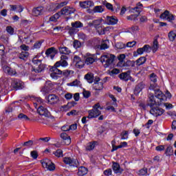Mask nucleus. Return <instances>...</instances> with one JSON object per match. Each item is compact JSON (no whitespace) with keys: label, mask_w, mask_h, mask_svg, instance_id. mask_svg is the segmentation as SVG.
Wrapping results in <instances>:
<instances>
[{"label":"nucleus","mask_w":176,"mask_h":176,"mask_svg":"<svg viewBox=\"0 0 176 176\" xmlns=\"http://www.w3.org/2000/svg\"><path fill=\"white\" fill-rule=\"evenodd\" d=\"M166 96L163 94L160 89L155 91V94H151L146 104L144 102H140L139 107L140 109L146 111L148 108H150V111H164V109L159 107L162 105V102L167 101V98H171V93L168 91H166Z\"/></svg>","instance_id":"obj_1"},{"label":"nucleus","mask_w":176,"mask_h":176,"mask_svg":"<svg viewBox=\"0 0 176 176\" xmlns=\"http://www.w3.org/2000/svg\"><path fill=\"white\" fill-rule=\"evenodd\" d=\"M60 67H68V62L67 60H58L57 61L54 66L50 68V76L54 80H57L59 78H61L63 76V72L58 68Z\"/></svg>","instance_id":"obj_2"},{"label":"nucleus","mask_w":176,"mask_h":176,"mask_svg":"<svg viewBox=\"0 0 176 176\" xmlns=\"http://www.w3.org/2000/svg\"><path fill=\"white\" fill-rule=\"evenodd\" d=\"M31 106L28 103H20V101H16L10 104L6 111H30Z\"/></svg>","instance_id":"obj_3"},{"label":"nucleus","mask_w":176,"mask_h":176,"mask_svg":"<svg viewBox=\"0 0 176 176\" xmlns=\"http://www.w3.org/2000/svg\"><path fill=\"white\" fill-rule=\"evenodd\" d=\"M38 56H35L33 58L32 63L34 65H38L37 69H33L32 71L36 72V74H39L41 72H43V71H47L50 66L47 67V65L42 63V60L37 59Z\"/></svg>","instance_id":"obj_4"},{"label":"nucleus","mask_w":176,"mask_h":176,"mask_svg":"<svg viewBox=\"0 0 176 176\" xmlns=\"http://www.w3.org/2000/svg\"><path fill=\"white\" fill-rule=\"evenodd\" d=\"M115 57L116 56L113 54H110V56L108 55H103L101 56V63H106L104 65V68H108V67L115 61Z\"/></svg>","instance_id":"obj_5"},{"label":"nucleus","mask_w":176,"mask_h":176,"mask_svg":"<svg viewBox=\"0 0 176 176\" xmlns=\"http://www.w3.org/2000/svg\"><path fill=\"white\" fill-rule=\"evenodd\" d=\"M34 100L36 102H34L33 105L37 111H47V109L43 107V99L41 97H35Z\"/></svg>","instance_id":"obj_6"},{"label":"nucleus","mask_w":176,"mask_h":176,"mask_svg":"<svg viewBox=\"0 0 176 176\" xmlns=\"http://www.w3.org/2000/svg\"><path fill=\"white\" fill-rule=\"evenodd\" d=\"M160 19H162V20H168L169 23H171L173 24V21L175 20V16H174V14L170 13V11L166 10L160 14Z\"/></svg>","instance_id":"obj_7"},{"label":"nucleus","mask_w":176,"mask_h":176,"mask_svg":"<svg viewBox=\"0 0 176 176\" xmlns=\"http://www.w3.org/2000/svg\"><path fill=\"white\" fill-rule=\"evenodd\" d=\"M11 86L15 90H21L24 89V82L17 78H13L12 80Z\"/></svg>","instance_id":"obj_8"},{"label":"nucleus","mask_w":176,"mask_h":176,"mask_svg":"<svg viewBox=\"0 0 176 176\" xmlns=\"http://www.w3.org/2000/svg\"><path fill=\"white\" fill-rule=\"evenodd\" d=\"M42 166L44 168H47L50 171H54L56 170V166H54V164L50 160H44L41 161Z\"/></svg>","instance_id":"obj_9"},{"label":"nucleus","mask_w":176,"mask_h":176,"mask_svg":"<svg viewBox=\"0 0 176 176\" xmlns=\"http://www.w3.org/2000/svg\"><path fill=\"white\" fill-rule=\"evenodd\" d=\"M101 78L99 77L96 78L94 79V83L93 85V89L96 90V91H100L104 89V82H100Z\"/></svg>","instance_id":"obj_10"},{"label":"nucleus","mask_w":176,"mask_h":176,"mask_svg":"<svg viewBox=\"0 0 176 176\" xmlns=\"http://www.w3.org/2000/svg\"><path fill=\"white\" fill-rule=\"evenodd\" d=\"M45 98L50 105H54V104H57L58 101L60 100V98L56 94H50Z\"/></svg>","instance_id":"obj_11"},{"label":"nucleus","mask_w":176,"mask_h":176,"mask_svg":"<svg viewBox=\"0 0 176 176\" xmlns=\"http://www.w3.org/2000/svg\"><path fill=\"white\" fill-rule=\"evenodd\" d=\"M54 85L52 83L51 81H47L45 82L44 87L41 89L43 93H49V91H52Z\"/></svg>","instance_id":"obj_12"},{"label":"nucleus","mask_w":176,"mask_h":176,"mask_svg":"<svg viewBox=\"0 0 176 176\" xmlns=\"http://www.w3.org/2000/svg\"><path fill=\"white\" fill-rule=\"evenodd\" d=\"M145 89V84L143 82H141L136 85L134 89L135 96H138L140 91H142V89Z\"/></svg>","instance_id":"obj_13"},{"label":"nucleus","mask_w":176,"mask_h":176,"mask_svg":"<svg viewBox=\"0 0 176 176\" xmlns=\"http://www.w3.org/2000/svg\"><path fill=\"white\" fill-rule=\"evenodd\" d=\"M95 28L99 35H104L105 31L108 30V28H104L101 24L95 25Z\"/></svg>","instance_id":"obj_14"},{"label":"nucleus","mask_w":176,"mask_h":176,"mask_svg":"<svg viewBox=\"0 0 176 176\" xmlns=\"http://www.w3.org/2000/svg\"><path fill=\"white\" fill-rule=\"evenodd\" d=\"M60 138L63 140V143L65 144V145H69V144H71V137H69L67 133H62Z\"/></svg>","instance_id":"obj_15"},{"label":"nucleus","mask_w":176,"mask_h":176,"mask_svg":"<svg viewBox=\"0 0 176 176\" xmlns=\"http://www.w3.org/2000/svg\"><path fill=\"white\" fill-rule=\"evenodd\" d=\"M74 63H76V68H79L80 69H81V68H83V67H85V63H83L82 59H80V57L75 56L74 58Z\"/></svg>","instance_id":"obj_16"},{"label":"nucleus","mask_w":176,"mask_h":176,"mask_svg":"<svg viewBox=\"0 0 176 176\" xmlns=\"http://www.w3.org/2000/svg\"><path fill=\"white\" fill-rule=\"evenodd\" d=\"M112 168L116 174H122L123 173V168H120V165L118 162L113 163Z\"/></svg>","instance_id":"obj_17"},{"label":"nucleus","mask_w":176,"mask_h":176,"mask_svg":"<svg viewBox=\"0 0 176 176\" xmlns=\"http://www.w3.org/2000/svg\"><path fill=\"white\" fill-rule=\"evenodd\" d=\"M118 78L121 80H124V82H128V80H130L131 79V76H130V74L129 72H123L118 75Z\"/></svg>","instance_id":"obj_18"},{"label":"nucleus","mask_w":176,"mask_h":176,"mask_svg":"<svg viewBox=\"0 0 176 176\" xmlns=\"http://www.w3.org/2000/svg\"><path fill=\"white\" fill-rule=\"evenodd\" d=\"M80 6L83 9H88V8H91V6H94V3L91 1H80Z\"/></svg>","instance_id":"obj_19"},{"label":"nucleus","mask_w":176,"mask_h":176,"mask_svg":"<svg viewBox=\"0 0 176 176\" xmlns=\"http://www.w3.org/2000/svg\"><path fill=\"white\" fill-rule=\"evenodd\" d=\"M158 38H159V36L154 37L153 45L151 47V50L153 53H156V52L159 50V41H157Z\"/></svg>","instance_id":"obj_20"},{"label":"nucleus","mask_w":176,"mask_h":176,"mask_svg":"<svg viewBox=\"0 0 176 176\" xmlns=\"http://www.w3.org/2000/svg\"><path fill=\"white\" fill-rule=\"evenodd\" d=\"M118 18H116V16H107V23L109 25H115V24H118Z\"/></svg>","instance_id":"obj_21"},{"label":"nucleus","mask_w":176,"mask_h":176,"mask_svg":"<svg viewBox=\"0 0 176 176\" xmlns=\"http://www.w3.org/2000/svg\"><path fill=\"white\" fill-rule=\"evenodd\" d=\"M69 7H64L61 10L60 13L62 16H69V14H72L73 13H75V10H70Z\"/></svg>","instance_id":"obj_22"},{"label":"nucleus","mask_w":176,"mask_h":176,"mask_svg":"<svg viewBox=\"0 0 176 176\" xmlns=\"http://www.w3.org/2000/svg\"><path fill=\"white\" fill-rule=\"evenodd\" d=\"M120 67L125 68H130V67H131L133 68L135 67V61L128 60L126 62H124L122 65H120Z\"/></svg>","instance_id":"obj_23"},{"label":"nucleus","mask_w":176,"mask_h":176,"mask_svg":"<svg viewBox=\"0 0 176 176\" xmlns=\"http://www.w3.org/2000/svg\"><path fill=\"white\" fill-rule=\"evenodd\" d=\"M58 54V50L56 49L54 47H51L48 49L46 50L45 51V54L47 56H50V54Z\"/></svg>","instance_id":"obj_24"},{"label":"nucleus","mask_w":176,"mask_h":176,"mask_svg":"<svg viewBox=\"0 0 176 176\" xmlns=\"http://www.w3.org/2000/svg\"><path fill=\"white\" fill-rule=\"evenodd\" d=\"M101 115V111H91L89 113V116H87L88 119H93L94 118H97Z\"/></svg>","instance_id":"obj_25"},{"label":"nucleus","mask_w":176,"mask_h":176,"mask_svg":"<svg viewBox=\"0 0 176 176\" xmlns=\"http://www.w3.org/2000/svg\"><path fill=\"white\" fill-rule=\"evenodd\" d=\"M135 63H136L137 67H141V65H144V64H145V63H146V57L141 56L138 60H136V61H135Z\"/></svg>","instance_id":"obj_26"},{"label":"nucleus","mask_w":176,"mask_h":176,"mask_svg":"<svg viewBox=\"0 0 176 176\" xmlns=\"http://www.w3.org/2000/svg\"><path fill=\"white\" fill-rule=\"evenodd\" d=\"M67 86H70L71 87H82V83L78 79H76L72 82L67 83Z\"/></svg>","instance_id":"obj_27"},{"label":"nucleus","mask_w":176,"mask_h":176,"mask_svg":"<svg viewBox=\"0 0 176 176\" xmlns=\"http://www.w3.org/2000/svg\"><path fill=\"white\" fill-rule=\"evenodd\" d=\"M85 79L88 82V83H93L94 82V74L92 73H88L85 75Z\"/></svg>","instance_id":"obj_28"},{"label":"nucleus","mask_w":176,"mask_h":176,"mask_svg":"<svg viewBox=\"0 0 176 176\" xmlns=\"http://www.w3.org/2000/svg\"><path fill=\"white\" fill-rule=\"evenodd\" d=\"M109 46H108V44L106 43H102L100 45H96L95 46V49L96 50H107V49H109Z\"/></svg>","instance_id":"obj_29"},{"label":"nucleus","mask_w":176,"mask_h":176,"mask_svg":"<svg viewBox=\"0 0 176 176\" xmlns=\"http://www.w3.org/2000/svg\"><path fill=\"white\" fill-rule=\"evenodd\" d=\"M75 105H76V102L72 101L62 106V108H63V111H68V109H71V108L75 107Z\"/></svg>","instance_id":"obj_30"},{"label":"nucleus","mask_w":176,"mask_h":176,"mask_svg":"<svg viewBox=\"0 0 176 176\" xmlns=\"http://www.w3.org/2000/svg\"><path fill=\"white\" fill-rule=\"evenodd\" d=\"M58 50L60 54H69L71 53V50L69 48L67 47H58Z\"/></svg>","instance_id":"obj_31"},{"label":"nucleus","mask_w":176,"mask_h":176,"mask_svg":"<svg viewBox=\"0 0 176 176\" xmlns=\"http://www.w3.org/2000/svg\"><path fill=\"white\" fill-rule=\"evenodd\" d=\"M37 113L40 115L42 118H52V114H50V112L49 111H37Z\"/></svg>","instance_id":"obj_32"},{"label":"nucleus","mask_w":176,"mask_h":176,"mask_svg":"<svg viewBox=\"0 0 176 176\" xmlns=\"http://www.w3.org/2000/svg\"><path fill=\"white\" fill-rule=\"evenodd\" d=\"M29 56H30V52H21L19 56V58H20V60H24V61H25L27 60Z\"/></svg>","instance_id":"obj_33"},{"label":"nucleus","mask_w":176,"mask_h":176,"mask_svg":"<svg viewBox=\"0 0 176 176\" xmlns=\"http://www.w3.org/2000/svg\"><path fill=\"white\" fill-rule=\"evenodd\" d=\"M168 39L170 42H174L176 38V31L171 30L168 34Z\"/></svg>","instance_id":"obj_34"},{"label":"nucleus","mask_w":176,"mask_h":176,"mask_svg":"<svg viewBox=\"0 0 176 176\" xmlns=\"http://www.w3.org/2000/svg\"><path fill=\"white\" fill-rule=\"evenodd\" d=\"M87 171H88L87 168L85 166H80L78 168V175H80V176L86 175V174H87Z\"/></svg>","instance_id":"obj_35"},{"label":"nucleus","mask_w":176,"mask_h":176,"mask_svg":"<svg viewBox=\"0 0 176 176\" xmlns=\"http://www.w3.org/2000/svg\"><path fill=\"white\" fill-rule=\"evenodd\" d=\"M97 144V142H90L87 144L86 151H93L94 148H96V145Z\"/></svg>","instance_id":"obj_36"},{"label":"nucleus","mask_w":176,"mask_h":176,"mask_svg":"<svg viewBox=\"0 0 176 176\" xmlns=\"http://www.w3.org/2000/svg\"><path fill=\"white\" fill-rule=\"evenodd\" d=\"M105 10L104 6H96L94 8V13H102Z\"/></svg>","instance_id":"obj_37"},{"label":"nucleus","mask_w":176,"mask_h":176,"mask_svg":"<svg viewBox=\"0 0 176 176\" xmlns=\"http://www.w3.org/2000/svg\"><path fill=\"white\" fill-rule=\"evenodd\" d=\"M43 42H45V40L42 39L40 41H37L35 42V43L34 44L32 49H41V47L42 46V43H43Z\"/></svg>","instance_id":"obj_38"},{"label":"nucleus","mask_w":176,"mask_h":176,"mask_svg":"<svg viewBox=\"0 0 176 176\" xmlns=\"http://www.w3.org/2000/svg\"><path fill=\"white\" fill-rule=\"evenodd\" d=\"M141 8H138V7H135V8H132L130 10L131 13H135L134 14H138V16H140V14H141Z\"/></svg>","instance_id":"obj_39"},{"label":"nucleus","mask_w":176,"mask_h":176,"mask_svg":"<svg viewBox=\"0 0 176 176\" xmlns=\"http://www.w3.org/2000/svg\"><path fill=\"white\" fill-rule=\"evenodd\" d=\"M32 13L34 16H35L36 17H38V16H41V14H42V9L39 7L34 8Z\"/></svg>","instance_id":"obj_40"},{"label":"nucleus","mask_w":176,"mask_h":176,"mask_svg":"<svg viewBox=\"0 0 176 176\" xmlns=\"http://www.w3.org/2000/svg\"><path fill=\"white\" fill-rule=\"evenodd\" d=\"M124 58H126V55L124 54H121L118 56V60L120 62L118 63V67H120L124 63Z\"/></svg>","instance_id":"obj_41"},{"label":"nucleus","mask_w":176,"mask_h":176,"mask_svg":"<svg viewBox=\"0 0 176 176\" xmlns=\"http://www.w3.org/2000/svg\"><path fill=\"white\" fill-rule=\"evenodd\" d=\"M149 112L151 115H152L155 118H157V116H162V115L164 113L163 111H150Z\"/></svg>","instance_id":"obj_42"},{"label":"nucleus","mask_w":176,"mask_h":176,"mask_svg":"<svg viewBox=\"0 0 176 176\" xmlns=\"http://www.w3.org/2000/svg\"><path fill=\"white\" fill-rule=\"evenodd\" d=\"M72 28H82L83 27V23L80 21H76L75 23H72Z\"/></svg>","instance_id":"obj_43"},{"label":"nucleus","mask_w":176,"mask_h":176,"mask_svg":"<svg viewBox=\"0 0 176 176\" xmlns=\"http://www.w3.org/2000/svg\"><path fill=\"white\" fill-rule=\"evenodd\" d=\"M173 153H174V150H173V147L171 146H168L165 151V155L166 156H171Z\"/></svg>","instance_id":"obj_44"},{"label":"nucleus","mask_w":176,"mask_h":176,"mask_svg":"<svg viewBox=\"0 0 176 176\" xmlns=\"http://www.w3.org/2000/svg\"><path fill=\"white\" fill-rule=\"evenodd\" d=\"M94 61H96V60L94 59V57H91V56H89V57L86 58V59H85V63L87 65H90L93 64V63H94Z\"/></svg>","instance_id":"obj_45"},{"label":"nucleus","mask_w":176,"mask_h":176,"mask_svg":"<svg viewBox=\"0 0 176 176\" xmlns=\"http://www.w3.org/2000/svg\"><path fill=\"white\" fill-rule=\"evenodd\" d=\"M126 19H127V20H129L130 21H132V20H133V21H135L138 19V14H133L127 16Z\"/></svg>","instance_id":"obj_46"},{"label":"nucleus","mask_w":176,"mask_h":176,"mask_svg":"<svg viewBox=\"0 0 176 176\" xmlns=\"http://www.w3.org/2000/svg\"><path fill=\"white\" fill-rule=\"evenodd\" d=\"M116 47L120 50H122V49H126V44L122 42L117 43L116 44Z\"/></svg>","instance_id":"obj_47"},{"label":"nucleus","mask_w":176,"mask_h":176,"mask_svg":"<svg viewBox=\"0 0 176 176\" xmlns=\"http://www.w3.org/2000/svg\"><path fill=\"white\" fill-rule=\"evenodd\" d=\"M73 46H74V49H79L81 47L82 43H80V41H79L78 40H74V41L73 43Z\"/></svg>","instance_id":"obj_48"},{"label":"nucleus","mask_w":176,"mask_h":176,"mask_svg":"<svg viewBox=\"0 0 176 176\" xmlns=\"http://www.w3.org/2000/svg\"><path fill=\"white\" fill-rule=\"evenodd\" d=\"M18 118L20 119V120H30V118L23 113H20L18 115Z\"/></svg>","instance_id":"obj_49"},{"label":"nucleus","mask_w":176,"mask_h":176,"mask_svg":"<svg viewBox=\"0 0 176 176\" xmlns=\"http://www.w3.org/2000/svg\"><path fill=\"white\" fill-rule=\"evenodd\" d=\"M53 153L56 157H63V150L58 149Z\"/></svg>","instance_id":"obj_50"},{"label":"nucleus","mask_w":176,"mask_h":176,"mask_svg":"<svg viewBox=\"0 0 176 176\" xmlns=\"http://www.w3.org/2000/svg\"><path fill=\"white\" fill-rule=\"evenodd\" d=\"M6 32H8V34H10V35H14V28H13L12 26H7Z\"/></svg>","instance_id":"obj_51"},{"label":"nucleus","mask_w":176,"mask_h":176,"mask_svg":"<svg viewBox=\"0 0 176 176\" xmlns=\"http://www.w3.org/2000/svg\"><path fill=\"white\" fill-rule=\"evenodd\" d=\"M129 138V131H124L121 133V140H127Z\"/></svg>","instance_id":"obj_52"},{"label":"nucleus","mask_w":176,"mask_h":176,"mask_svg":"<svg viewBox=\"0 0 176 176\" xmlns=\"http://www.w3.org/2000/svg\"><path fill=\"white\" fill-rule=\"evenodd\" d=\"M98 109L102 110L104 107L100 105V103H96L93 106V109L91 111H98Z\"/></svg>","instance_id":"obj_53"},{"label":"nucleus","mask_w":176,"mask_h":176,"mask_svg":"<svg viewBox=\"0 0 176 176\" xmlns=\"http://www.w3.org/2000/svg\"><path fill=\"white\" fill-rule=\"evenodd\" d=\"M71 167H79V162L77 160H72L69 165Z\"/></svg>","instance_id":"obj_54"},{"label":"nucleus","mask_w":176,"mask_h":176,"mask_svg":"<svg viewBox=\"0 0 176 176\" xmlns=\"http://www.w3.org/2000/svg\"><path fill=\"white\" fill-rule=\"evenodd\" d=\"M142 49H143V52L144 53H149L151 51V45H144L143 46V47H142Z\"/></svg>","instance_id":"obj_55"},{"label":"nucleus","mask_w":176,"mask_h":176,"mask_svg":"<svg viewBox=\"0 0 176 176\" xmlns=\"http://www.w3.org/2000/svg\"><path fill=\"white\" fill-rule=\"evenodd\" d=\"M118 74H120V69L115 68L111 70L110 76H113V75H118Z\"/></svg>","instance_id":"obj_56"},{"label":"nucleus","mask_w":176,"mask_h":176,"mask_svg":"<svg viewBox=\"0 0 176 176\" xmlns=\"http://www.w3.org/2000/svg\"><path fill=\"white\" fill-rule=\"evenodd\" d=\"M21 50H23L24 52H28L30 50V46L25 45V44H22L20 46Z\"/></svg>","instance_id":"obj_57"},{"label":"nucleus","mask_w":176,"mask_h":176,"mask_svg":"<svg viewBox=\"0 0 176 176\" xmlns=\"http://www.w3.org/2000/svg\"><path fill=\"white\" fill-rule=\"evenodd\" d=\"M63 162L65 164H69V166H70L71 162H72V159H71V157H64Z\"/></svg>","instance_id":"obj_58"},{"label":"nucleus","mask_w":176,"mask_h":176,"mask_svg":"<svg viewBox=\"0 0 176 176\" xmlns=\"http://www.w3.org/2000/svg\"><path fill=\"white\" fill-rule=\"evenodd\" d=\"M78 39H81L82 41H86L87 39V36H86L85 33H80L78 34Z\"/></svg>","instance_id":"obj_59"},{"label":"nucleus","mask_w":176,"mask_h":176,"mask_svg":"<svg viewBox=\"0 0 176 176\" xmlns=\"http://www.w3.org/2000/svg\"><path fill=\"white\" fill-rule=\"evenodd\" d=\"M137 45V42L135 41H130L126 43V47H134Z\"/></svg>","instance_id":"obj_60"},{"label":"nucleus","mask_w":176,"mask_h":176,"mask_svg":"<svg viewBox=\"0 0 176 176\" xmlns=\"http://www.w3.org/2000/svg\"><path fill=\"white\" fill-rule=\"evenodd\" d=\"M34 144V141L32 140H29L28 142H25L23 144V146H28V147H30V146H32V145Z\"/></svg>","instance_id":"obj_61"},{"label":"nucleus","mask_w":176,"mask_h":176,"mask_svg":"<svg viewBox=\"0 0 176 176\" xmlns=\"http://www.w3.org/2000/svg\"><path fill=\"white\" fill-rule=\"evenodd\" d=\"M164 107H166V109L170 110L174 108V106L171 103H164Z\"/></svg>","instance_id":"obj_62"},{"label":"nucleus","mask_w":176,"mask_h":176,"mask_svg":"<svg viewBox=\"0 0 176 176\" xmlns=\"http://www.w3.org/2000/svg\"><path fill=\"white\" fill-rule=\"evenodd\" d=\"M147 173H148L147 168H142L140 170H139V175H141V176L146 175Z\"/></svg>","instance_id":"obj_63"},{"label":"nucleus","mask_w":176,"mask_h":176,"mask_svg":"<svg viewBox=\"0 0 176 176\" xmlns=\"http://www.w3.org/2000/svg\"><path fill=\"white\" fill-rule=\"evenodd\" d=\"M30 155L33 159H38V151H31Z\"/></svg>","instance_id":"obj_64"}]
</instances>
